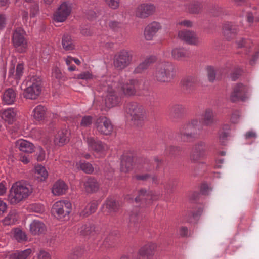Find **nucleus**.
Here are the masks:
<instances>
[{
	"label": "nucleus",
	"mask_w": 259,
	"mask_h": 259,
	"mask_svg": "<svg viewBox=\"0 0 259 259\" xmlns=\"http://www.w3.org/2000/svg\"><path fill=\"white\" fill-rule=\"evenodd\" d=\"M32 192V187L29 183L24 181L17 182L10 190L8 201L11 204L16 205L27 199Z\"/></svg>",
	"instance_id": "obj_1"
},
{
	"label": "nucleus",
	"mask_w": 259,
	"mask_h": 259,
	"mask_svg": "<svg viewBox=\"0 0 259 259\" xmlns=\"http://www.w3.org/2000/svg\"><path fill=\"white\" fill-rule=\"evenodd\" d=\"M101 90L105 92V104L107 108H110L117 105L120 99L116 93L117 83L112 78L108 77L102 80Z\"/></svg>",
	"instance_id": "obj_2"
},
{
	"label": "nucleus",
	"mask_w": 259,
	"mask_h": 259,
	"mask_svg": "<svg viewBox=\"0 0 259 259\" xmlns=\"http://www.w3.org/2000/svg\"><path fill=\"white\" fill-rule=\"evenodd\" d=\"M175 66L171 62L161 61L156 65L153 78L158 82L168 83L175 77Z\"/></svg>",
	"instance_id": "obj_3"
},
{
	"label": "nucleus",
	"mask_w": 259,
	"mask_h": 259,
	"mask_svg": "<svg viewBox=\"0 0 259 259\" xmlns=\"http://www.w3.org/2000/svg\"><path fill=\"white\" fill-rule=\"evenodd\" d=\"M26 89L24 96L27 99H36L40 95L42 83L40 77L36 75L28 77L25 81Z\"/></svg>",
	"instance_id": "obj_4"
},
{
	"label": "nucleus",
	"mask_w": 259,
	"mask_h": 259,
	"mask_svg": "<svg viewBox=\"0 0 259 259\" xmlns=\"http://www.w3.org/2000/svg\"><path fill=\"white\" fill-rule=\"evenodd\" d=\"M126 113L130 115L133 124L139 126L144 121V112L143 107L137 102L127 103L125 107Z\"/></svg>",
	"instance_id": "obj_5"
},
{
	"label": "nucleus",
	"mask_w": 259,
	"mask_h": 259,
	"mask_svg": "<svg viewBox=\"0 0 259 259\" xmlns=\"http://www.w3.org/2000/svg\"><path fill=\"white\" fill-rule=\"evenodd\" d=\"M117 83V88H120L122 94L127 97H132L136 95L140 87V82L136 79L125 80L123 78H116Z\"/></svg>",
	"instance_id": "obj_6"
},
{
	"label": "nucleus",
	"mask_w": 259,
	"mask_h": 259,
	"mask_svg": "<svg viewBox=\"0 0 259 259\" xmlns=\"http://www.w3.org/2000/svg\"><path fill=\"white\" fill-rule=\"evenodd\" d=\"M132 60V51L122 49L115 54L113 58V65L117 69L122 70L131 64Z\"/></svg>",
	"instance_id": "obj_7"
},
{
	"label": "nucleus",
	"mask_w": 259,
	"mask_h": 259,
	"mask_svg": "<svg viewBox=\"0 0 259 259\" xmlns=\"http://www.w3.org/2000/svg\"><path fill=\"white\" fill-rule=\"evenodd\" d=\"M72 210L71 203L67 200H60L56 202L53 205L52 212L59 220L68 217Z\"/></svg>",
	"instance_id": "obj_8"
},
{
	"label": "nucleus",
	"mask_w": 259,
	"mask_h": 259,
	"mask_svg": "<svg viewBox=\"0 0 259 259\" xmlns=\"http://www.w3.org/2000/svg\"><path fill=\"white\" fill-rule=\"evenodd\" d=\"M25 35V32L21 27L16 28L13 33V45L16 50L20 53L25 52L27 48V40Z\"/></svg>",
	"instance_id": "obj_9"
},
{
	"label": "nucleus",
	"mask_w": 259,
	"mask_h": 259,
	"mask_svg": "<svg viewBox=\"0 0 259 259\" xmlns=\"http://www.w3.org/2000/svg\"><path fill=\"white\" fill-rule=\"evenodd\" d=\"M206 149L207 145L204 141H200L196 143L193 145L190 155L191 162L193 163L199 162L205 156Z\"/></svg>",
	"instance_id": "obj_10"
},
{
	"label": "nucleus",
	"mask_w": 259,
	"mask_h": 259,
	"mask_svg": "<svg viewBox=\"0 0 259 259\" xmlns=\"http://www.w3.org/2000/svg\"><path fill=\"white\" fill-rule=\"evenodd\" d=\"M95 125L98 132L102 135H109L113 130L110 120L105 116H101L97 118Z\"/></svg>",
	"instance_id": "obj_11"
},
{
	"label": "nucleus",
	"mask_w": 259,
	"mask_h": 259,
	"mask_svg": "<svg viewBox=\"0 0 259 259\" xmlns=\"http://www.w3.org/2000/svg\"><path fill=\"white\" fill-rule=\"evenodd\" d=\"M71 12V6L69 3L64 2L60 5L58 10L55 13L54 19L58 22L65 21Z\"/></svg>",
	"instance_id": "obj_12"
},
{
	"label": "nucleus",
	"mask_w": 259,
	"mask_h": 259,
	"mask_svg": "<svg viewBox=\"0 0 259 259\" xmlns=\"http://www.w3.org/2000/svg\"><path fill=\"white\" fill-rule=\"evenodd\" d=\"M155 10V7L150 4L144 3L139 5L135 11V15L137 17L145 18L152 15Z\"/></svg>",
	"instance_id": "obj_13"
},
{
	"label": "nucleus",
	"mask_w": 259,
	"mask_h": 259,
	"mask_svg": "<svg viewBox=\"0 0 259 259\" xmlns=\"http://www.w3.org/2000/svg\"><path fill=\"white\" fill-rule=\"evenodd\" d=\"M247 91V88L243 84H237L233 88L230 96V100L233 102L239 100L244 101L246 98V94Z\"/></svg>",
	"instance_id": "obj_14"
},
{
	"label": "nucleus",
	"mask_w": 259,
	"mask_h": 259,
	"mask_svg": "<svg viewBox=\"0 0 259 259\" xmlns=\"http://www.w3.org/2000/svg\"><path fill=\"white\" fill-rule=\"evenodd\" d=\"M160 195L155 192L150 191L147 192L145 189H141L139 191L138 196L135 198L136 202L140 201H147V203L149 204L153 201L157 200L159 198Z\"/></svg>",
	"instance_id": "obj_15"
},
{
	"label": "nucleus",
	"mask_w": 259,
	"mask_h": 259,
	"mask_svg": "<svg viewBox=\"0 0 259 259\" xmlns=\"http://www.w3.org/2000/svg\"><path fill=\"white\" fill-rule=\"evenodd\" d=\"M179 38L184 42L190 44L197 45L199 44V38L196 34L190 30H181L178 33Z\"/></svg>",
	"instance_id": "obj_16"
},
{
	"label": "nucleus",
	"mask_w": 259,
	"mask_h": 259,
	"mask_svg": "<svg viewBox=\"0 0 259 259\" xmlns=\"http://www.w3.org/2000/svg\"><path fill=\"white\" fill-rule=\"evenodd\" d=\"M89 148L97 153H103L107 149V146L101 141L96 140L92 137H84Z\"/></svg>",
	"instance_id": "obj_17"
},
{
	"label": "nucleus",
	"mask_w": 259,
	"mask_h": 259,
	"mask_svg": "<svg viewBox=\"0 0 259 259\" xmlns=\"http://www.w3.org/2000/svg\"><path fill=\"white\" fill-rule=\"evenodd\" d=\"M118 202L113 198H108L102 206L103 212L106 215H112L120 209Z\"/></svg>",
	"instance_id": "obj_18"
},
{
	"label": "nucleus",
	"mask_w": 259,
	"mask_h": 259,
	"mask_svg": "<svg viewBox=\"0 0 259 259\" xmlns=\"http://www.w3.org/2000/svg\"><path fill=\"white\" fill-rule=\"evenodd\" d=\"M157 247L154 243H149L142 247L138 251L137 259H149L153 254V252Z\"/></svg>",
	"instance_id": "obj_19"
},
{
	"label": "nucleus",
	"mask_w": 259,
	"mask_h": 259,
	"mask_svg": "<svg viewBox=\"0 0 259 259\" xmlns=\"http://www.w3.org/2000/svg\"><path fill=\"white\" fill-rule=\"evenodd\" d=\"M223 34L228 40L233 38L238 32V27L232 22H225L223 26Z\"/></svg>",
	"instance_id": "obj_20"
},
{
	"label": "nucleus",
	"mask_w": 259,
	"mask_h": 259,
	"mask_svg": "<svg viewBox=\"0 0 259 259\" xmlns=\"http://www.w3.org/2000/svg\"><path fill=\"white\" fill-rule=\"evenodd\" d=\"M161 27L160 24L156 22L149 24L145 28L144 34L145 39L151 40Z\"/></svg>",
	"instance_id": "obj_21"
},
{
	"label": "nucleus",
	"mask_w": 259,
	"mask_h": 259,
	"mask_svg": "<svg viewBox=\"0 0 259 259\" xmlns=\"http://www.w3.org/2000/svg\"><path fill=\"white\" fill-rule=\"evenodd\" d=\"M186 111L185 108L182 105L176 104L170 108L169 116L174 121L181 119Z\"/></svg>",
	"instance_id": "obj_22"
},
{
	"label": "nucleus",
	"mask_w": 259,
	"mask_h": 259,
	"mask_svg": "<svg viewBox=\"0 0 259 259\" xmlns=\"http://www.w3.org/2000/svg\"><path fill=\"white\" fill-rule=\"evenodd\" d=\"M69 132L66 128L59 130L54 138V143L58 146H62L69 141Z\"/></svg>",
	"instance_id": "obj_23"
},
{
	"label": "nucleus",
	"mask_w": 259,
	"mask_h": 259,
	"mask_svg": "<svg viewBox=\"0 0 259 259\" xmlns=\"http://www.w3.org/2000/svg\"><path fill=\"white\" fill-rule=\"evenodd\" d=\"M46 228L43 222L34 220L30 224L29 230L33 235H40L45 232Z\"/></svg>",
	"instance_id": "obj_24"
},
{
	"label": "nucleus",
	"mask_w": 259,
	"mask_h": 259,
	"mask_svg": "<svg viewBox=\"0 0 259 259\" xmlns=\"http://www.w3.org/2000/svg\"><path fill=\"white\" fill-rule=\"evenodd\" d=\"M68 189L66 183L63 181L59 180L53 185L52 192L55 196H60L65 194Z\"/></svg>",
	"instance_id": "obj_25"
},
{
	"label": "nucleus",
	"mask_w": 259,
	"mask_h": 259,
	"mask_svg": "<svg viewBox=\"0 0 259 259\" xmlns=\"http://www.w3.org/2000/svg\"><path fill=\"white\" fill-rule=\"evenodd\" d=\"M17 93L12 88H9L3 92L2 101L5 105L13 104L16 100Z\"/></svg>",
	"instance_id": "obj_26"
},
{
	"label": "nucleus",
	"mask_w": 259,
	"mask_h": 259,
	"mask_svg": "<svg viewBox=\"0 0 259 259\" xmlns=\"http://www.w3.org/2000/svg\"><path fill=\"white\" fill-rule=\"evenodd\" d=\"M197 79L193 76H187L183 78L181 84L183 90L187 93H191L195 89Z\"/></svg>",
	"instance_id": "obj_27"
},
{
	"label": "nucleus",
	"mask_w": 259,
	"mask_h": 259,
	"mask_svg": "<svg viewBox=\"0 0 259 259\" xmlns=\"http://www.w3.org/2000/svg\"><path fill=\"white\" fill-rule=\"evenodd\" d=\"M16 145L20 151L25 153H31L34 151V145L24 139L17 140L16 142Z\"/></svg>",
	"instance_id": "obj_28"
},
{
	"label": "nucleus",
	"mask_w": 259,
	"mask_h": 259,
	"mask_svg": "<svg viewBox=\"0 0 259 259\" xmlns=\"http://www.w3.org/2000/svg\"><path fill=\"white\" fill-rule=\"evenodd\" d=\"M16 113L12 108L2 109L0 111V116L9 124H12L15 119Z\"/></svg>",
	"instance_id": "obj_29"
},
{
	"label": "nucleus",
	"mask_w": 259,
	"mask_h": 259,
	"mask_svg": "<svg viewBox=\"0 0 259 259\" xmlns=\"http://www.w3.org/2000/svg\"><path fill=\"white\" fill-rule=\"evenodd\" d=\"M202 123L206 126H210L214 122V114L213 111L211 108H206L201 119Z\"/></svg>",
	"instance_id": "obj_30"
},
{
	"label": "nucleus",
	"mask_w": 259,
	"mask_h": 259,
	"mask_svg": "<svg viewBox=\"0 0 259 259\" xmlns=\"http://www.w3.org/2000/svg\"><path fill=\"white\" fill-rule=\"evenodd\" d=\"M156 58L154 56H150L146 58L142 62L140 63L135 69L134 73L140 74L144 72L148 68L150 64L154 63Z\"/></svg>",
	"instance_id": "obj_31"
},
{
	"label": "nucleus",
	"mask_w": 259,
	"mask_h": 259,
	"mask_svg": "<svg viewBox=\"0 0 259 259\" xmlns=\"http://www.w3.org/2000/svg\"><path fill=\"white\" fill-rule=\"evenodd\" d=\"M189 56V52L184 48H175L171 50V57L174 60H183Z\"/></svg>",
	"instance_id": "obj_32"
},
{
	"label": "nucleus",
	"mask_w": 259,
	"mask_h": 259,
	"mask_svg": "<svg viewBox=\"0 0 259 259\" xmlns=\"http://www.w3.org/2000/svg\"><path fill=\"white\" fill-rule=\"evenodd\" d=\"M19 219V214L15 209L9 211L7 215L2 220L4 225L10 226L15 224Z\"/></svg>",
	"instance_id": "obj_33"
},
{
	"label": "nucleus",
	"mask_w": 259,
	"mask_h": 259,
	"mask_svg": "<svg viewBox=\"0 0 259 259\" xmlns=\"http://www.w3.org/2000/svg\"><path fill=\"white\" fill-rule=\"evenodd\" d=\"M84 187L85 191L88 193L96 192L99 189V184L94 178L90 177L84 182Z\"/></svg>",
	"instance_id": "obj_34"
},
{
	"label": "nucleus",
	"mask_w": 259,
	"mask_h": 259,
	"mask_svg": "<svg viewBox=\"0 0 259 259\" xmlns=\"http://www.w3.org/2000/svg\"><path fill=\"white\" fill-rule=\"evenodd\" d=\"M196 136L193 134L186 132L183 128L180 127L177 134V139L183 142H190L193 141Z\"/></svg>",
	"instance_id": "obj_35"
},
{
	"label": "nucleus",
	"mask_w": 259,
	"mask_h": 259,
	"mask_svg": "<svg viewBox=\"0 0 259 259\" xmlns=\"http://www.w3.org/2000/svg\"><path fill=\"white\" fill-rule=\"evenodd\" d=\"M46 112V108L44 106L39 105L33 109L32 115L35 120L40 121L45 118Z\"/></svg>",
	"instance_id": "obj_36"
},
{
	"label": "nucleus",
	"mask_w": 259,
	"mask_h": 259,
	"mask_svg": "<svg viewBox=\"0 0 259 259\" xmlns=\"http://www.w3.org/2000/svg\"><path fill=\"white\" fill-rule=\"evenodd\" d=\"M198 123L199 121L197 119H193L181 127L186 131V132L193 134L196 136L197 135V127Z\"/></svg>",
	"instance_id": "obj_37"
},
{
	"label": "nucleus",
	"mask_w": 259,
	"mask_h": 259,
	"mask_svg": "<svg viewBox=\"0 0 259 259\" xmlns=\"http://www.w3.org/2000/svg\"><path fill=\"white\" fill-rule=\"evenodd\" d=\"M13 237L19 242H24L27 241L28 238L26 233L19 228L12 230Z\"/></svg>",
	"instance_id": "obj_38"
},
{
	"label": "nucleus",
	"mask_w": 259,
	"mask_h": 259,
	"mask_svg": "<svg viewBox=\"0 0 259 259\" xmlns=\"http://www.w3.org/2000/svg\"><path fill=\"white\" fill-rule=\"evenodd\" d=\"M31 249H27L21 251H17L8 256L9 259H27L31 253Z\"/></svg>",
	"instance_id": "obj_39"
},
{
	"label": "nucleus",
	"mask_w": 259,
	"mask_h": 259,
	"mask_svg": "<svg viewBox=\"0 0 259 259\" xmlns=\"http://www.w3.org/2000/svg\"><path fill=\"white\" fill-rule=\"evenodd\" d=\"M97 208V205L96 202H91L87 205L85 208L82 210L80 213V216L83 217H87L93 213H94Z\"/></svg>",
	"instance_id": "obj_40"
},
{
	"label": "nucleus",
	"mask_w": 259,
	"mask_h": 259,
	"mask_svg": "<svg viewBox=\"0 0 259 259\" xmlns=\"http://www.w3.org/2000/svg\"><path fill=\"white\" fill-rule=\"evenodd\" d=\"M63 48L66 51H71L74 49V45L70 36L68 35L63 36L62 40Z\"/></svg>",
	"instance_id": "obj_41"
},
{
	"label": "nucleus",
	"mask_w": 259,
	"mask_h": 259,
	"mask_svg": "<svg viewBox=\"0 0 259 259\" xmlns=\"http://www.w3.org/2000/svg\"><path fill=\"white\" fill-rule=\"evenodd\" d=\"M35 174L37 179L41 181H45L48 176V173L46 168L41 165H38L35 167Z\"/></svg>",
	"instance_id": "obj_42"
},
{
	"label": "nucleus",
	"mask_w": 259,
	"mask_h": 259,
	"mask_svg": "<svg viewBox=\"0 0 259 259\" xmlns=\"http://www.w3.org/2000/svg\"><path fill=\"white\" fill-rule=\"evenodd\" d=\"M95 227L90 224H84L82 225L79 229V233L84 236L92 235L95 232Z\"/></svg>",
	"instance_id": "obj_43"
},
{
	"label": "nucleus",
	"mask_w": 259,
	"mask_h": 259,
	"mask_svg": "<svg viewBox=\"0 0 259 259\" xmlns=\"http://www.w3.org/2000/svg\"><path fill=\"white\" fill-rule=\"evenodd\" d=\"M133 162L131 158L123 159L121 162V170L124 172H127L132 168Z\"/></svg>",
	"instance_id": "obj_44"
},
{
	"label": "nucleus",
	"mask_w": 259,
	"mask_h": 259,
	"mask_svg": "<svg viewBox=\"0 0 259 259\" xmlns=\"http://www.w3.org/2000/svg\"><path fill=\"white\" fill-rule=\"evenodd\" d=\"M207 77L209 81L213 82L217 78V75L220 71L219 69H215L212 66H208L206 68Z\"/></svg>",
	"instance_id": "obj_45"
},
{
	"label": "nucleus",
	"mask_w": 259,
	"mask_h": 259,
	"mask_svg": "<svg viewBox=\"0 0 259 259\" xmlns=\"http://www.w3.org/2000/svg\"><path fill=\"white\" fill-rule=\"evenodd\" d=\"M84 252V249L81 247H76L72 249L68 256L69 259H78L81 257Z\"/></svg>",
	"instance_id": "obj_46"
},
{
	"label": "nucleus",
	"mask_w": 259,
	"mask_h": 259,
	"mask_svg": "<svg viewBox=\"0 0 259 259\" xmlns=\"http://www.w3.org/2000/svg\"><path fill=\"white\" fill-rule=\"evenodd\" d=\"M80 168L87 174H92L94 171V168L91 164L89 162H82L80 161L76 163Z\"/></svg>",
	"instance_id": "obj_47"
},
{
	"label": "nucleus",
	"mask_w": 259,
	"mask_h": 259,
	"mask_svg": "<svg viewBox=\"0 0 259 259\" xmlns=\"http://www.w3.org/2000/svg\"><path fill=\"white\" fill-rule=\"evenodd\" d=\"M202 8V5L198 2H195L190 4L188 6L189 11L192 13H198Z\"/></svg>",
	"instance_id": "obj_48"
},
{
	"label": "nucleus",
	"mask_w": 259,
	"mask_h": 259,
	"mask_svg": "<svg viewBox=\"0 0 259 259\" xmlns=\"http://www.w3.org/2000/svg\"><path fill=\"white\" fill-rule=\"evenodd\" d=\"M24 67L22 64H18L16 67V74L15 75V79L16 80V84H18V81L20 79L23 74Z\"/></svg>",
	"instance_id": "obj_49"
},
{
	"label": "nucleus",
	"mask_w": 259,
	"mask_h": 259,
	"mask_svg": "<svg viewBox=\"0 0 259 259\" xmlns=\"http://www.w3.org/2000/svg\"><path fill=\"white\" fill-rule=\"evenodd\" d=\"M93 123V117L91 116H84L80 121V126L83 127H89Z\"/></svg>",
	"instance_id": "obj_50"
},
{
	"label": "nucleus",
	"mask_w": 259,
	"mask_h": 259,
	"mask_svg": "<svg viewBox=\"0 0 259 259\" xmlns=\"http://www.w3.org/2000/svg\"><path fill=\"white\" fill-rule=\"evenodd\" d=\"M140 219V216L137 210L131 211L130 213L129 220L130 223H137Z\"/></svg>",
	"instance_id": "obj_51"
},
{
	"label": "nucleus",
	"mask_w": 259,
	"mask_h": 259,
	"mask_svg": "<svg viewBox=\"0 0 259 259\" xmlns=\"http://www.w3.org/2000/svg\"><path fill=\"white\" fill-rule=\"evenodd\" d=\"M109 27L114 31H118L122 27L121 22L117 21H111L108 24Z\"/></svg>",
	"instance_id": "obj_52"
},
{
	"label": "nucleus",
	"mask_w": 259,
	"mask_h": 259,
	"mask_svg": "<svg viewBox=\"0 0 259 259\" xmlns=\"http://www.w3.org/2000/svg\"><path fill=\"white\" fill-rule=\"evenodd\" d=\"M241 117V113L239 111H234L230 117V122L233 124H237L239 121Z\"/></svg>",
	"instance_id": "obj_53"
},
{
	"label": "nucleus",
	"mask_w": 259,
	"mask_h": 259,
	"mask_svg": "<svg viewBox=\"0 0 259 259\" xmlns=\"http://www.w3.org/2000/svg\"><path fill=\"white\" fill-rule=\"evenodd\" d=\"M36 156L37 160L38 161H42L45 159V157H46L45 151L43 150V149L41 147H39L37 148V151L36 152Z\"/></svg>",
	"instance_id": "obj_54"
},
{
	"label": "nucleus",
	"mask_w": 259,
	"mask_h": 259,
	"mask_svg": "<svg viewBox=\"0 0 259 259\" xmlns=\"http://www.w3.org/2000/svg\"><path fill=\"white\" fill-rule=\"evenodd\" d=\"M106 4L112 9H117L119 6V0H105Z\"/></svg>",
	"instance_id": "obj_55"
},
{
	"label": "nucleus",
	"mask_w": 259,
	"mask_h": 259,
	"mask_svg": "<svg viewBox=\"0 0 259 259\" xmlns=\"http://www.w3.org/2000/svg\"><path fill=\"white\" fill-rule=\"evenodd\" d=\"M93 75L89 71H84L77 75L76 78L80 79L88 80L93 78Z\"/></svg>",
	"instance_id": "obj_56"
},
{
	"label": "nucleus",
	"mask_w": 259,
	"mask_h": 259,
	"mask_svg": "<svg viewBox=\"0 0 259 259\" xmlns=\"http://www.w3.org/2000/svg\"><path fill=\"white\" fill-rule=\"evenodd\" d=\"M30 6V16L34 17L38 13L39 10L38 5L36 2H33L31 3Z\"/></svg>",
	"instance_id": "obj_57"
},
{
	"label": "nucleus",
	"mask_w": 259,
	"mask_h": 259,
	"mask_svg": "<svg viewBox=\"0 0 259 259\" xmlns=\"http://www.w3.org/2000/svg\"><path fill=\"white\" fill-rule=\"evenodd\" d=\"M37 259H51V256L48 252L40 250L37 253Z\"/></svg>",
	"instance_id": "obj_58"
},
{
	"label": "nucleus",
	"mask_w": 259,
	"mask_h": 259,
	"mask_svg": "<svg viewBox=\"0 0 259 259\" xmlns=\"http://www.w3.org/2000/svg\"><path fill=\"white\" fill-rule=\"evenodd\" d=\"M52 76L57 79H60L62 78L63 75L60 70L58 67H55L52 70Z\"/></svg>",
	"instance_id": "obj_59"
},
{
	"label": "nucleus",
	"mask_w": 259,
	"mask_h": 259,
	"mask_svg": "<svg viewBox=\"0 0 259 259\" xmlns=\"http://www.w3.org/2000/svg\"><path fill=\"white\" fill-rule=\"evenodd\" d=\"M167 150L168 151L170 154L175 155L180 151L181 148L179 146H170Z\"/></svg>",
	"instance_id": "obj_60"
},
{
	"label": "nucleus",
	"mask_w": 259,
	"mask_h": 259,
	"mask_svg": "<svg viewBox=\"0 0 259 259\" xmlns=\"http://www.w3.org/2000/svg\"><path fill=\"white\" fill-rule=\"evenodd\" d=\"M228 132L222 131L219 132V140L222 143H223L225 141L228 136Z\"/></svg>",
	"instance_id": "obj_61"
},
{
	"label": "nucleus",
	"mask_w": 259,
	"mask_h": 259,
	"mask_svg": "<svg viewBox=\"0 0 259 259\" xmlns=\"http://www.w3.org/2000/svg\"><path fill=\"white\" fill-rule=\"evenodd\" d=\"M178 25L184 26L187 27H190L192 26V23L191 21L188 20H184L179 21L177 23Z\"/></svg>",
	"instance_id": "obj_62"
},
{
	"label": "nucleus",
	"mask_w": 259,
	"mask_h": 259,
	"mask_svg": "<svg viewBox=\"0 0 259 259\" xmlns=\"http://www.w3.org/2000/svg\"><path fill=\"white\" fill-rule=\"evenodd\" d=\"M150 177V175L148 174L137 175L136 176V179L138 180L147 181L149 180Z\"/></svg>",
	"instance_id": "obj_63"
},
{
	"label": "nucleus",
	"mask_w": 259,
	"mask_h": 259,
	"mask_svg": "<svg viewBox=\"0 0 259 259\" xmlns=\"http://www.w3.org/2000/svg\"><path fill=\"white\" fill-rule=\"evenodd\" d=\"M7 209V204L0 199V214H3Z\"/></svg>",
	"instance_id": "obj_64"
}]
</instances>
